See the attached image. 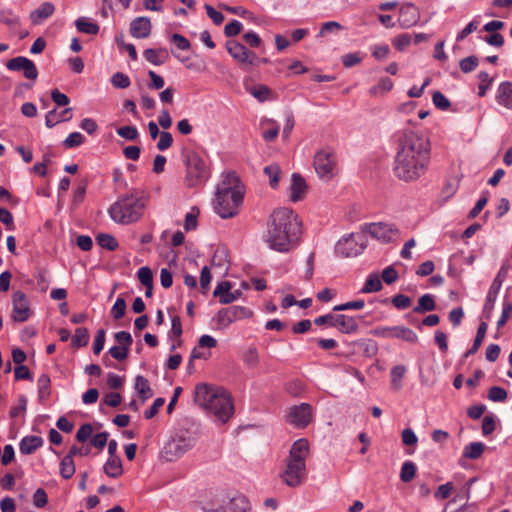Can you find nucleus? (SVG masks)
<instances>
[{
    "label": "nucleus",
    "mask_w": 512,
    "mask_h": 512,
    "mask_svg": "<svg viewBox=\"0 0 512 512\" xmlns=\"http://www.w3.org/2000/svg\"><path fill=\"white\" fill-rule=\"evenodd\" d=\"M207 512H248L249 502L242 495L227 498L223 493L216 494L214 500L203 505Z\"/></svg>",
    "instance_id": "8"
},
{
    "label": "nucleus",
    "mask_w": 512,
    "mask_h": 512,
    "mask_svg": "<svg viewBox=\"0 0 512 512\" xmlns=\"http://www.w3.org/2000/svg\"><path fill=\"white\" fill-rule=\"evenodd\" d=\"M144 58L151 64L159 66L169 59V53L166 48L146 49L143 52Z\"/></svg>",
    "instance_id": "26"
},
{
    "label": "nucleus",
    "mask_w": 512,
    "mask_h": 512,
    "mask_svg": "<svg viewBox=\"0 0 512 512\" xmlns=\"http://www.w3.org/2000/svg\"><path fill=\"white\" fill-rule=\"evenodd\" d=\"M38 398L40 402L46 401L51 395V380L47 374H42L37 381Z\"/></svg>",
    "instance_id": "32"
},
{
    "label": "nucleus",
    "mask_w": 512,
    "mask_h": 512,
    "mask_svg": "<svg viewBox=\"0 0 512 512\" xmlns=\"http://www.w3.org/2000/svg\"><path fill=\"white\" fill-rule=\"evenodd\" d=\"M412 42V35L408 33H403L396 36L393 39V45L399 50L403 51L406 47H408Z\"/></svg>",
    "instance_id": "52"
},
{
    "label": "nucleus",
    "mask_w": 512,
    "mask_h": 512,
    "mask_svg": "<svg viewBox=\"0 0 512 512\" xmlns=\"http://www.w3.org/2000/svg\"><path fill=\"white\" fill-rule=\"evenodd\" d=\"M301 226L298 215L292 209L277 208L269 217L265 242L275 251L289 252L298 244Z\"/></svg>",
    "instance_id": "2"
},
{
    "label": "nucleus",
    "mask_w": 512,
    "mask_h": 512,
    "mask_svg": "<svg viewBox=\"0 0 512 512\" xmlns=\"http://www.w3.org/2000/svg\"><path fill=\"white\" fill-rule=\"evenodd\" d=\"M207 176L204 161L197 155L192 154L187 158V180L188 185L195 186L202 182Z\"/></svg>",
    "instance_id": "13"
},
{
    "label": "nucleus",
    "mask_w": 512,
    "mask_h": 512,
    "mask_svg": "<svg viewBox=\"0 0 512 512\" xmlns=\"http://www.w3.org/2000/svg\"><path fill=\"white\" fill-rule=\"evenodd\" d=\"M478 77L480 79V84L478 87V89H479L478 95L480 97H483L486 94V91L492 82V78L489 76V74L487 72H484V71H481L479 73Z\"/></svg>",
    "instance_id": "57"
},
{
    "label": "nucleus",
    "mask_w": 512,
    "mask_h": 512,
    "mask_svg": "<svg viewBox=\"0 0 512 512\" xmlns=\"http://www.w3.org/2000/svg\"><path fill=\"white\" fill-rule=\"evenodd\" d=\"M93 427L91 424L86 423L83 424L76 433L77 441L84 443L86 442L92 435Z\"/></svg>",
    "instance_id": "58"
},
{
    "label": "nucleus",
    "mask_w": 512,
    "mask_h": 512,
    "mask_svg": "<svg viewBox=\"0 0 512 512\" xmlns=\"http://www.w3.org/2000/svg\"><path fill=\"white\" fill-rule=\"evenodd\" d=\"M507 397V391L499 386H493L488 391V398L493 402H504Z\"/></svg>",
    "instance_id": "45"
},
{
    "label": "nucleus",
    "mask_w": 512,
    "mask_h": 512,
    "mask_svg": "<svg viewBox=\"0 0 512 512\" xmlns=\"http://www.w3.org/2000/svg\"><path fill=\"white\" fill-rule=\"evenodd\" d=\"M485 449V445L481 442H473L464 448L463 456L467 459H478L481 457Z\"/></svg>",
    "instance_id": "37"
},
{
    "label": "nucleus",
    "mask_w": 512,
    "mask_h": 512,
    "mask_svg": "<svg viewBox=\"0 0 512 512\" xmlns=\"http://www.w3.org/2000/svg\"><path fill=\"white\" fill-rule=\"evenodd\" d=\"M117 134L130 141H134L138 138L139 133L136 127L134 126H122L117 129Z\"/></svg>",
    "instance_id": "48"
},
{
    "label": "nucleus",
    "mask_w": 512,
    "mask_h": 512,
    "mask_svg": "<svg viewBox=\"0 0 512 512\" xmlns=\"http://www.w3.org/2000/svg\"><path fill=\"white\" fill-rule=\"evenodd\" d=\"M406 373V367L397 365L391 369V383L396 388H400V382Z\"/></svg>",
    "instance_id": "46"
},
{
    "label": "nucleus",
    "mask_w": 512,
    "mask_h": 512,
    "mask_svg": "<svg viewBox=\"0 0 512 512\" xmlns=\"http://www.w3.org/2000/svg\"><path fill=\"white\" fill-rule=\"evenodd\" d=\"M309 456V442L304 439L296 440L286 459L285 469L281 473L282 481L289 487L300 486L306 478V459Z\"/></svg>",
    "instance_id": "5"
},
{
    "label": "nucleus",
    "mask_w": 512,
    "mask_h": 512,
    "mask_svg": "<svg viewBox=\"0 0 512 512\" xmlns=\"http://www.w3.org/2000/svg\"><path fill=\"white\" fill-rule=\"evenodd\" d=\"M97 244L109 251H114L118 248L117 240L110 234L100 233L96 237Z\"/></svg>",
    "instance_id": "39"
},
{
    "label": "nucleus",
    "mask_w": 512,
    "mask_h": 512,
    "mask_svg": "<svg viewBox=\"0 0 512 512\" xmlns=\"http://www.w3.org/2000/svg\"><path fill=\"white\" fill-rule=\"evenodd\" d=\"M103 470L108 477L119 478L123 474L122 461L120 457H108Z\"/></svg>",
    "instance_id": "28"
},
{
    "label": "nucleus",
    "mask_w": 512,
    "mask_h": 512,
    "mask_svg": "<svg viewBox=\"0 0 512 512\" xmlns=\"http://www.w3.org/2000/svg\"><path fill=\"white\" fill-rule=\"evenodd\" d=\"M460 69L464 73L472 72L478 66V58L476 56H469L463 58L459 63Z\"/></svg>",
    "instance_id": "53"
},
{
    "label": "nucleus",
    "mask_w": 512,
    "mask_h": 512,
    "mask_svg": "<svg viewBox=\"0 0 512 512\" xmlns=\"http://www.w3.org/2000/svg\"><path fill=\"white\" fill-rule=\"evenodd\" d=\"M244 185L235 172H227L218 184L213 200L215 212L223 219L237 216L243 204Z\"/></svg>",
    "instance_id": "3"
},
{
    "label": "nucleus",
    "mask_w": 512,
    "mask_h": 512,
    "mask_svg": "<svg viewBox=\"0 0 512 512\" xmlns=\"http://www.w3.org/2000/svg\"><path fill=\"white\" fill-rule=\"evenodd\" d=\"M265 175L269 178V184L272 188H276L279 184V177L281 174L280 167L273 163L264 168Z\"/></svg>",
    "instance_id": "42"
},
{
    "label": "nucleus",
    "mask_w": 512,
    "mask_h": 512,
    "mask_svg": "<svg viewBox=\"0 0 512 512\" xmlns=\"http://www.w3.org/2000/svg\"><path fill=\"white\" fill-rule=\"evenodd\" d=\"M313 165L316 173L323 179L330 180L337 173L336 156L328 149H322L315 154Z\"/></svg>",
    "instance_id": "9"
},
{
    "label": "nucleus",
    "mask_w": 512,
    "mask_h": 512,
    "mask_svg": "<svg viewBox=\"0 0 512 512\" xmlns=\"http://www.w3.org/2000/svg\"><path fill=\"white\" fill-rule=\"evenodd\" d=\"M199 210L197 208H193L191 212L186 214L184 228L186 231L195 229L197 227V215Z\"/></svg>",
    "instance_id": "63"
},
{
    "label": "nucleus",
    "mask_w": 512,
    "mask_h": 512,
    "mask_svg": "<svg viewBox=\"0 0 512 512\" xmlns=\"http://www.w3.org/2000/svg\"><path fill=\"white\" fill-rule=\"evenodd\" d=\"M196 441L197 436L195 433L188 431L179 433L165 444L162 450V457L169 462L175 461L192 449Z\"/></svg>",
    "instance_id": "7"
},
{
    "label": "nucleus",
    "mask_w": 512,
    "mask_h": 512,
    "mask_svg": "<svg viewBox=\"0 0 512 512\" xmlns=\"http://www.w3.org/2000/svg\"><path fill=\"white\" fill-rule=\"evenodd\" d=\"M231 288L232 285L229 281L220 282L215 287L213 295L215 297H219V301L221 304H230L233 301L237 300L241 295V292L239 290L231 292Z\"/></svg>",
    "instance_id": "20"
},
{
    "label": "nucleus",
    "mask_w": 512,
    "mask_h": 512,
    "mask_svg": "<svg viewBox=\"0 0 512 512\" xmlns=\"http://www.w3.org/2000/svg\"><path fill=\"white\" fill-rule=\"evenodd\" d=\"M432 100L434 105L440 110H447L451 105L449 99L440 91L434 92Z\"/></svg>",
    "instance_id": "55"
},
{
    "label": "nucleus",
    "mask_w": 512,
    "mask_h": 512,
    "mask_svg": "<svg viewBox=\"0 0 512 512\" xmlns=\"http://www.w3.org/2000/svg\"><path fill=\"white\" fill-rule=\"evenodd\" d=\"M42 445L43 439L41 437L34 435L26 436L21 440L19 444V449L22 454L29 455L34 453Z\"/></svg>",
    "instance_id": "27"
},
{
    "label": "nucleus",
    "mask_w": 512,
    "mask_h": 512,
    "mask_svg": "<svg viewBox=\"0 0 512 512\" xmlns=\"http://www.w3.org/2000/svg\"><path fill=\"white\" fill-rule=\"evenodd\" d=\"M436 309V302L431 294H424L418 299V304L413 308V312L422 314Z\"/></svg>",
    "instance_id": "30"
},
{
    "label": "nucleus",
    "mask_w": 512,
    "mask_h": 512,
    "mask_svg": "<svg viewBox=\"0 0 512 512\" xmlns=\"http://www.w3.org/2000/svg\"><path fill=\"white\" fill-rule=\"evenodd\" d=\"M151 22L147 17H137L130 23V34L135 38H147L151 33Z\"/></svg>",
    "instance_id": "22"
},
{
    "label": "nucleus",
    "mask_w": 512,
    "mask_h": 512,
    "mask_svg": "<svg viewBox=\"0 0 512 512\" xmlns=\"http://www.w3.org/2000/svg\"><path fill=\"white\" fill-rule=\"evenodd\" d=\"M13 310L11 318L15 322L26 321L31 314L29 301L22 291H16L12 295Z\"/></svg>",
    "instance_id": "16"
},
{
    "label": "nucleus",
    "mask_w": 512,
    "mask_h": 512,
    "mask_svg": "<svg viewBox=\"0 0 512 512\" xmlns=\"http://www.w3.org/2000/svg\"><path fill=\"white\" fill-rule=\"evenodd\" d=\"M109 434L107 432H99L91 437V445L95 448L102 450L107 444Z\"/></svg>",
    "instance_id": "60"
},
{
    "label": "nucleus",
    "mask_w": 512,
    "mask_h": 512,
    "mask_svg": "<svg viewBox=\"0 0 512 512\" xmlns=\"http://www.w3.org/2000/svg\"><path fill=\"white\" fill-rule=\"evenodd\" d=\"M48 502V496L43 488H38L33 494V504L37 508H43Z\"/></svg>",
    "instance_id": "59"
},
{
    "label": "nucleus",
    "mask_w": 512,
    "mask_h": 512,
    "mask_svg": "<svg viewBox=\"0 0 512 512\" xmlns=\"http://www.w3.org/2000/svg\"><path fill=\"white\" fill-rule=\"evenodd\" d=\"M496 100L498 104L512 110V83L502 82L497 91Z\"/></svg>",
    "instance_id": "25"
},
{
    "label": "nucleus",
    "mask_w": 512,
    "mask_h": 512,
    "mask_svg": "<svg viewBox=\"0 0 512 512\" xmlns=\"http://www.w3.org/2000/svg\"><path fill=\"white\" fill-rule=\"evenodd\" d=\"M362 238L363 236L356 237L355 235L352 234L349 237L339 241L336 248L337 252H339L341 255L345 257L357 256L365 248L363 243H361L360 246L357 247L359 241H361Z\"/></svg>",
    "instance_id": "18"
},
{
    "label": "nucleus",
    "mask_w": 512,
    "mask_h": 512,
    "mask_svg": "<svg viewBox=\"0 0 512 512\" xmlns=\"http://www.w3.org/2000/svg\"><path fill=\"white\" fill-rule=\"evenodd\" d=\"M313 419V409L308 403L295 405L287 410L286 422L296 428L307 427Z\"/></svg>",
    "instance_id": "10"
},
{
    "label": "nucleus",
    "mask_w": 512,
    "mask_h": 512,
    "mask_svg": "<svg viewBox=\"0 0 512 512\" xmlns=\"http://www.w3.org/2000/svg\"><path fill=\"white\" fill-rule=\"evenodd\" d=\"M0 22L5 24L11 30H16L20 27V19L12 12V10L0 11Z\"/></svg>",
    "instance_id": "36"
},
{
    "label": "nucleus",
    "mask_w": 512,
    "mask_h": 512,
    "mask_svg": "<svg viewBox=\"0 0 512 512\" xmlns=\"http://www.w3.org/2000/svg\"><path fill=\"white\" fill-rule=\"evenodd\" d=\"M145 204L141 198L130 194L120 197L113 203L108 213L113 221L127 225L138 221L144 211Z\"/></svg>",
    "instance_id": "6"
},
{
    "label": "nucleus",
    "mask_w": 512,
    "mask_h": 512,
    "mask_svg": "<svg viewBox=\"0 0 512 512\" xmlns=\"http://www.w3.org/2000/svg\"><path fill=\"white\" fill-rule=\"evenodd\" d=\"M420 11L412 3L404 4L399 11L398 22L402 28H410L420 21Z\"/></svg>",
    "instance_id": "19"
},
{
    "label": "nucleus",
    "mask_w": 512,
    "mask_h": 512,
    "mask_svg": "<svg viewBox=\"0 0 512 512\" xmlns=\"http://www.w3.org/2000/svg\"><path fill=\"white\" fill-rule=\"evenodd\" d=\"M134 387L142 402L153 396V391L150 387L149 381L142 375L136 376Z\"/></svg>",
    "instance_id": "29"
},
{
    "label": "nucleus",
    "mask_w": 512,
    "mask_h": 512,
    "mask_svg": "<svg viewBox=\"0 0 512 512\" xmlns=\"http://www.w3.org/2000/svg\"><path fill=\"white\" fill-rule=\"evenodd\" d=\"M505 278L506 270L504 269V267H502L498 272L497 276L494 278L492 284L490 285V288L486 296L485 304L483 307V314L487 320H489L492 316L498 293L502 287Z\"/></svg>",
    "instance_id": "14"
},
{
    "label": "nucleus",
    "mask_w": 512,
    "mask_h": 512,
    "mask_svg": "<svg viewBox=\"0 0 512 512\" xmlns=\"http://www.w3.org/2000/svg\"><path fill=\"white\" fill-rule=\"evenodd\" d=\"M159 137L160 139L157 143V148L160 151H164L172 146L173 138L170 132L163 131Z\"/></svg>",
    "instance_id": "64"
},
{
    "label": "nucleus",
    "mask_w": 512,
    "mask_h": 512,
    "mask_svg": "<svg viewBox=\"0 0 512 512\" xmlns=\"http://www.w3.org/2000/svg\"><path fill=\"white\" fill-rule=\"evenodd\" d=\"M511 313H512V303L504 302L501 316L497 321L498 329L502 328L507 323V321L510 318Z\"/></svg>",
    "instance_id": "61"
},
{
    "label": "nucleus",
    "mask_w": 512,
    "mask_h": 512,
    "mask_svg": "<svg viewBox=\"0 0 512 512\" xmlns=\"http://www.w3.org/2000/svg\"><path fill=\"white\" fill-rule=\"evenodd\" d=\"M431 144L423 134L406 131L398 139V148L394 159V174L404 182L420 179L430 163Z\"/></svg>",
    "instance_id": "1"
},
{
    "label": "nucleus",
    "mask_w": 512,
    "mask_h": 512,
    "mask_svg": "<svg viewBox=\"0 0 512 512\" xmlns=\"http://www.w3.org/2000/svg\"><path fill=\"white\" fill-rule=\"evenodd\" d=\"M250 93L259 101L263 102L269 98L271 90L265 85H258L250 89Z\"/></svg>",
    "instance_id": "51"
},
{
    "label": "nucleus",
    "mask_w": 512,
    "mask_h": 512,
    "mask_svg": "<svg viewBox=\"0 0 512 512\" xmlns=\"http://www.w3.org/2000/svg\"><path fill=\"white\" fill-rule=\"evenodd\" d=\"M75 473V463L70 456H65L60 462V474L64 479H70Z\"/></svg>",
    "instance_id": "41"
},
{
    "label": "nucleus",
    "mask_w": 512,
    "mask_h": 512,
    "mask_svg": "<svg viewBox=\"0 0 512 512\" xmlns=\"http://www.w3.org/2000/svg\"><path fill=\"white\" fill-rule=\"evenodd\" d=\"M111 83L116 88L125 89L129 87L130 79L126 74L122 72H117L112 76Z\"/></svg>",
    "instance_id": "49"
},
{
    "label": "nucleus",
    "mask_w": 512,
    "mask_h": 512,
    "mask_svg": "<svg viewBox=\"0 0 512 512\" xmlns=\"http://www.w3.org/2000/svg\"><path fill=\"white\" fill-rule=\"evenodd\" d=\"M253 312L244 306H230L220 309L217 313V322L223 327L229 326L231 323L252 317Z\"/></svg>",
    "instance_id": "12"
},
{
    "label": "nucleus",
    "mask_w": 512,
    "mask_h": 512,
    "mask_svg": "<svg viewBox=\"0 0 512 512\" xmlns=\"http://www.w3.org/2000/svg\"><path fill=\"white\" fill-rule=\"evenodd\" d=\"M194 401L223 423H226L234 412L231 396L225 390L207 384L196 386Z\"/></svg>",
    "instance_id": "4"
},
{
    "label": "nucleus",
    "mask_w": 512,
    "mask_h": 512,
    "mask_svg": "<svg viewBox=\"0 0 512 512\" xmlns=\"http://www.w3.org/2000/svg\"><path fill=\"white\" fill-rule=\"evenodd\" d=\"M392 304L397 308V309H406L408 307L411 306L412 304V300L409 296L407 295H404V294H397L395 295L393 298H392Z\"/></svg>",
    "instance_id": "56"
},
{
    "label": "nucleus",
    "mask_w": 512,
    "mask_h": 512,
    "mask_svg": "<svg viewBox=\"0 0 512 512\" xmlns=\"http://www.w3.org/2000/svg\"><path fill=\"white\" fill-rule=\"evenodd\" d=\"M126 311V302L123 298L119 297L116 299L112 309L111 314L115 319H121L125 315Z\"/></svg>",
    "instance_id": "54"
},
{
    "label": "nucleus",
    "mask_w": 512,
    "mask_h": 512,
    "mask_svg": "<svg viewBox=\"0 0 512 512\" xmlns=\"http://www.w3.org/2000/svg\"><path fill=\"white\" fill-rule=\"evenodd\" d=\"M228 53L241 64H253V59L256 57L255 53L249 52L241 43L230 40L226 42Z\"/></svg>",
    "instance_id": "17"
},
{
    "label": "nucleus",
    "mask_w": 512,
    "mask_h": 512,
    "mask_svg": "<svg viewBox=\"0 0 512 512\" xmlns=\"http://www.w3.org/2000/svg\"><path fill=\"white\" fill-rule=\"evenodd\" d=\"M487 323L486 322H481L478 326V329H477V333H476V337L474 339V342H473V345L472 347L465 353V357H469L473 354H475L479 347L481 346L484 338H485V335H486V332H487Z\"/></svg>",
    "instance_id": "33"
},
{
    "label": "nucleus",
    "mask_w": 512,
    "mask_h": 512,
    "mask_svg": "<svg viewBox=\"0 0 512 512\" xmlns=\"http://www.w3.org/2000/svg\"><path fill=\"white\" fill-rule=\"evenodd\" d=\"M89 332L87 328L79 327L75 330L72 337V345L76 348L84 347L88 344Z\"/></svg>",
    "instance_id": "40"
},
{
    "label": "nucleus",
    "mask_w": 512,
    "mask_h": 512,
    "mask_svg": "<svg viewBox=\"0 0 512 512\" xmlns=\"http://www.w3.org/2000/svg\"><path fill=\"white\" fill-rule=\"evenodd\" d=\"M55 11V6L51 2L42 3L36 10L30 13L32 24L38 25L48 19Z\"/></svg>",
    "instance_id": "24"
},
{
    "label": "nucleus",
    "mask_w": 512,
    "mask_h": 512,
    "mask_svg": "<svg viewBox=\"0 0 512 512\" xmlns=\"http://www.w3.org/2000/svg\"><path fill=\"white\" fill-rule=\"evenodd\" d=\"M6 67L11 71H22L26 79L35 81L38 78V70L35 63L24 56L8 60Z\"/></svg>",
    "instance_id": "15"
},
{
    "label": "nucleus",
    "mask_w": 512,
    "mask_h": 512,
    "mask_svg": "<svg viewBox=\"0 0 512 512\" xmlns=\"http://www.w3.org/2000/svg\"><path fill=\"white\" fill-rule=\"evenodd\" d=\"M382 282L378 274L373 273L368 276L364 286L361 289L362 293L378 292L382 289Z\"/></svg>",
    "instance_id": "35"
},
{
    "label": "nucleus",
    "mask_w": 512,
    "mask_h": 512,
    "mask_svg": "<svg viewBox=\"0 0 512 512\" xmlns=\"http://www.w3.org/2000/svg\"><path fill=\"white\" fill-rule=\"evenodd\" d=\"M416 474V466L412 461H406L403 463L400 472V479L402 482H410Z\"/></svg>",
    "instance_id": "43"
},
{
    "label": "nucleus",
    "mask_w": 512,
    "mask_h": 512,
    "mask_svg": "<svg viewBox=\"0 0 512 512\" xmlns=\"http://www.w3.org/2000/svg\"><path fill=\"white\" fill-rule=\"evenodd\" d=\"M130 348L126 346H113L109 349L108 353L116 360L123 361L125 360L129 355Z\"/></svg>",
    "instance_id": "50"
},
{
    "label": "nucleus",
    "mask_w": 512,
    "mask_h": 512,
    "mask_svg": "<svg viewBox=\"0 0 512 512\" xmlns=\"http://www.w3.org/2000/svg\"><path fill=\"white\" fill-rule=\"evenodd\" d=\"M84 136L79 132H72L68 135V137L63 141V145L66 148H74L78 147L84 143Z\"/></svg>",
    "instance_id": "47"
},
{
    "label": "nucleus",
    "mask_w": 512,
    "mask_h": 512,
    "mask_svg": "<svg viewBox=\"0 0 512 512\" xmlns=\"http://www.w3.org/2000/svg\"><path fill=\"white\" fill-rule=\"evenodd\" d=\"M137 276H138L139 281L144 286L153 284V274H152V271L150 268L141 267L137 272Z\"/></svg>",
    "instance_id": "62"
},
{
    "label": "nucleus",
    "mask_w": 512,
    "mask_h": 512,
    "mask_svg": "<svg viewBox=\"0 0 512 512\" xmlns=\"http://www.w3.org/2000/svg\"><path fill=\"white\" fill-rule=\"evenodd\" d=\"M77 30L81 33L96 35L99 32V25L89 21L87 18L81 17L75 21Z\"/></svg>",
    "instance_id": "34"
},
{
    "label": "nucleus",
    "mask_w": 512,
    "mask_h": 512,
    "mask_svg": "<svg viewBox=\"0 0 512 512\" xmlns=\"http://www.w3.org/2000/svg\"><path fill=\"white\" fill-rule=\"evenodd\" d=\"M365 230L373 238L381 241L382 243L396 241L400 236V231L396 225L384 222L367 224L365 226Z\"/></svg>",
    "instance_id": "11"
},
{
    "label": "nucleus",
    "mask_w": 512,
    "mask_h": 512,
    "mask_svg": "<svg viewBox=\"0 0 512 512\" xmlns=\"http://www.w3.org/2000/svg\"><path fill=\"white\" fill-rule=\"evenodd\" d=\"M334 322V327L344 334L355 333L359 328L358 322L354 317L344 314H336Z\"/></svg>",
    "instance_id": "23"
},
{
    "label": "nucleus",
    "mask_w": 512,
    "mask_h": 512,
    "mask_svg": "<svg viewBox=\"0 0 512 512\" xmlns=\"http://www.w3.org/2000/svg\"><path fill=\"white\" fill-rule=\"evenodd\" d=\"M392 87H393L392 80L388 77H385V78L380 79V81L378 82L377 85L370 88L369 94L374 97L382 96L386 92L390 91L392 89Z\"/></svg>",
    "instance_id": "38"
},
{
    "label": "nucleus",
    "mask_w": 512,
    "mask_h": 512,
    "mask_svg": "<svg viewBox=\"0 0 512 512\" xmlns=\"http://www.w3.org/2000/svg\"><path fill=\"white\" fill-rule=\"evenodd\" d=\"M392 339H401L408 343H416L418 341L417 334L410 328L404 326H393Z\"/></svg>",
    "instance_id": "31"
},
{
    "label": "nucleus",
    "mask_w": 512,
    "mask_h": 512,
    "mask_svg": "<svg viewBox=\"0 0 512 512\" xmlns=\"http://www.w3.org/2000/svg\"><path fill=\"white\" fill-rule=\"evenodd\" d=\"M243 360L250 368H255L259 364V354L256 347H249L243 355Z\"/></svg>",
    "instance_id": "44"
},
{
    "label": "nucleus",
    "mask_w": 512,
    "mask_h": 512,
    "mask_svg": "<svg viewBox=\"0 0 512 512\" xmlns=\"http://www.w3.org/2000/svg\"><path fill=\"white\" fill-rule=\"evenodd\" d=\"M308 186L305 179L298 173L292 175V182L290 186V200L298 202L305 197Z\"/></svg>",
    "instance_id": "21"
}]
</instances>
